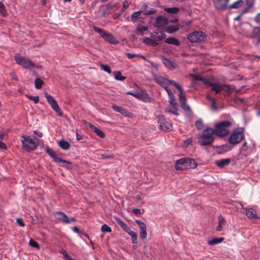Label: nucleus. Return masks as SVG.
<instances>
[{"mask_svg":"<svg viewBox=\"0 0 260 260\" xmlns=\"http://www.w3.org/2000/svg\"><path fill=\"white\" fill-rule=\"evenodd\" d=\"M54 215L58 220L63 223H70L76 221L75 217L69 218L66 214L62 212H56Z\"/></svg>","mask_w":260,"mask_h":260,"instance_id":"9b49d317","label":"nucleus"},{"mask_svg":"<svg viewBox=\"0 0 260 260\" xmlns=\"http://www.w3.org/2000/svg\"><path fill=\"white\" fill-rule=\"evenodd\" d=\"M231 162L230 158L219 159L215 161V164L220 168H223L228 166Z\"/></svg>","mask_w":260,"mask_h":260,"instance_id":"6ab92c4d","label":"nucleus"},{"mask_svg":"<svg viewBox=\"0 0 260 260\" xmlns=\"http://www.w3.org/2000/svg\"><path fill=\"white\" fill-rule=\"evenodd\" d=\"M0 148L3 149H7V148L6 145L2 141H0Z\"/></svg>","mask_w":260,"mask_h":260,"instance_id":"338daca9","label":"nucleus"},{"mask_svg":"<svg viewBox=\"0 0 260 260\" xmlns=\"http://www.w3.org/2000/svg\"><path fill=\"white\" fill-rule=\"evenodd\" d=\"M195 125L198 130H201L203 127V122L201 119H199L196 121Z\"/></svg>","mask_w":260,"mask_h":260,"instance_id":"49530a36","label":"nucleus"},{"mask_svg":"<svg viewBox=\"0 0 260 260\" xmlns=\"http://www.w3.org/2000/svg\"><path fill=\"white\" fill-rule=\"evenodd\" d=\"M115 79L119 81H123L125 79L126 77L123 76L120 71H115L113 73Z\"/></svg>","mask_w":260,"mask_h":260,"instance_id":"4c0bfd02","label":"nucleus"},{"mask_svg":"<svg viewBox=\"0 0 260 260\" xmlns=\"http://www.w3.org/2000/svg\"><path fill=\"white\" fill-rule=\"evenodd\" d=\"M142 11L143 14L145 15H152V14H154L155 13H156V10H154L153 9H151L149 10H142Z\"/></svg>","mask_w":260,"mask_h":260,"instance_id":"8fccbe9b","label":"nucleus"},{"mask_svg":"<svg viewBox=\"0 0 260 260\" xmlns=\"http://www.w3.org/2000/svg\"><path fill=\"white\" fill-rule=\"evenodd\" d=\"M129 7L128 3L127 1H124L123 4V7L121 9V12H123L125 11Z\"/></svg>","mask_w":260,"mask_h":260,"instance_id":"5fc2aeb1","label":"nucleus"},{"mask_svg":"<svg viewBox=\"0 0 260 260\" xmlns=\"http://www.w3.org/2000/svg\"><path fill=\"white\" fill-rule=\"evenodd\" d=\"M259 34L260 28L257 26H255L253 28L250 35L248 37L251 39H255L257 43H260V41H258V40H259V39L260 38Z\"/></svg>","mask_w":260,"mask_h":260,"instance_id":"dca6fc26","label":"nucleus"},{"mask_svg":"<svg viewBox=\"0 0 260 260\" xmlns=\"http://www.w3.org/2000/svg\"><path fill=\"white\" fill-rule=\"evenodd\" d=\"M27 96L28 97V98L29 99L33 100L35 104H37L39 102V96H34L32 95H28Z\"/></svg>","mask_w":260,"mask_h":260,"instance_id":"864d4df0","label":"nucleus"},{"mask_svg":"<svg viewBox=\"0 0 260 260\" xmlns=\"http://www.w3.org/2000/svg\"><path fill=\"white\" fill-rule=\"evenodd\" d=\"M46 152L48 154V155L52 158L54 162L57 163V164H60V163H65V164H68L70 165H72V162L63 159L60 157H58L57 156L56 153L54 151H53L52 149L49 148V147H47L46 149Z\"/></svg>","mask_w":260,"mask_h":260,"instance_id":"1a4fd4ad","label":"nucleus"},{"mask_svg":"<svg viewBox=\"0 0 260 260\" xmlns=\"http://www.w3.org/2000/svg\"><path fill=\"white\" fill-rule=\"evenodd\" d=\"M200 81L203 82V83L205 85H208V86H209L212 85V84L213 83V82H211V81L208 80L207 78H204V77H202V80Z\"/></svg>","mask_w":260,"mask_h":260,"instance_id":"603ef678","label":"nucleus"},{"mask_svg":"<svg viewBox=\"0 0 260 260\" xmlns=\"http://www.w3.org/2000/svg\"><path fill=\"white\" fill-rule=\"evenodd\" d=\"M154 33L156 35H157L159 33L160 34V35L157 36L155 37H154V40H155L156 41H161L166 38V35L165 34V32L163 31L160 30L159 31H157V32L155 31V32H154Z\"/></svg>","mask_w":260,"mask_h":260,"instance_id":"e433bc0d","label":"nucleus"},{"mask_svg":"<svg viewBox=\"0 0 260 260\" xmlns=\"http://www.w3.org/2000/svg\"><path fill=\"white\" fill-rule=\"evenodd\" d=\"M29 245L33 247V248H35L37 249H39L40 248V246L39 245V244L36 242L35 241V240H32V239H30L29 241Z\"/></svg>","mask_w":260,"mask_h":260,"instance_id":"de8ad7c7","label":"nucleus"},{"mask_svg":"<svg viewBox=\"0 0 260 260\" xmlns=\"http://www.w3.org/2000/svg\"><path fill=\"white\" fill-rule=\"evenodd\" d=\"M211 108L216 111L217 110V107L216 106V102L215 99H214L213 101H211Z\"/></svg>","mask_w":260,"mask_h":260,"instance_id":"13d9d810","label":"nucleus"},{"mask_svg":"<svg viewBox=\"0 0 260 260\" xmlns=\"http://www.w3.org/2000/svg\"><path fill=\"white\" fill-rule=\"evenodd\" d=\"M254 21L256 22H260V13H258L254 18Z\"/></svg>","mask_w":260,"mask_h":260,"instance_id":"774afa93","label":"nucleus"},{"mask_svg":"<svg viewBox=\"0 0 260 260\" xmlns=\"http://www.w3.org/2000/svg\"><path fill=\"white\" fill-rule=\"evenodd\" d=\"M43 84V81L39 78H36L35 80V85L37 89H40Z\"/></svg>","mask_w":260,"mask_h":260,"instance_id":"37998d69","label":"nucleus"},{"mask_svg":"<svg viewBox=\"0 0 260 260\" xmlns=\"http://www.w3.org/2000/svg\"><path fill=\"white\" fill-rule=\"evenodd\" d=\"M101 231L103 232H107V233H110L111 232V229L110 226H109L108 225L104 224L102 226L101 228Z\"/></svg>","mask_w":260,"mask_h":260,"instance_id":"3c124183","label":"nucleus"},{"mask_svg":"<svg viewBox=\"0 0 260 260\" xmlns=\"http://www.w3.org/2000/svg\"><path fill=\"white\" fill-rule=\"evenodd\" d=\"M191 76L196 81H201L202 77L198 75L191 74Z\"/></svg>","mask_w":260,"mask_h":260,"instance_id":"680f3d73","label":"nucleus"},{"mask_svg":"<svg viewBox=\"0 0 260 260\" xmlns=\"http://www.w3.org/2000/svg\"><path fill=\"white\" fill-rule=\"evenodd\" d=\"M112 108L115 111L120 113L121 114H122L123 115L126 116L127 115V113H128V112L125 109H124L121 107H119L118 106H116V105H113Z\"/></svg>","mask_w":260,"mask_h":260,"instance_id":"72a5a7b5","label":"nucleus"},{"mask_svg":"<svg viewBox=\"0 0 260 260\" xmlns=\"http://www.w3.org/2000/svg\"><path fill=\"white\" fill-rule=\"evenodd\" d=\"M232 125V123L228 120L219 122L214 125L213 132L215 135L219 137H223L229 133V128Z\"/></svg>","mask_w":260,"mask_h":260,"instance_id":"f03ea898","label":"nucleus"},{"mask_svg":"<svg viewBox=\"0 0 260 260\" xmlns=\"http://www.w3.org/2000/svg\"><path fill=\"white\" fill-rule=\"evenodd\" d=\"M0 13L4 17L6 16L7 15L5 7L2 2H0Z\"/></svg>","mask_w":260,"mask_h":260,"instance_id":"a18cd8bd","label":"nucleus"},{"mask_svg":"<svg viewBox=\"0 0 260 260\" xmlns=\"http://www.w3.org/2000/svg\"><path fill=\"white\" fill-rule=\"evenodd\" d=\"M210 87H211L212 90L215 91L216 94H217L220 92L222 90L224 91V87H228V85H221L219 83H213Z\"/></svg>","mask_w":260,"mask_h":260,"instance_id":"f3484780","label":"nucleus"},{"mask_svg":"<svg viewBox=\"0 0 260 260\" xmlns=\"http://www.w3.org/2000/svg\"><path fill=\"white\" fill-rule=\"evenodd\" d=\"M44 94L48 102L51 105V108L58 114L59 116H61L62 115V112L59 107L56 101L52 97V95L49 94L47 92H45Z\"/></svg>","mask_w":260,"mask_h":260,"instance_id":"0eeeda50","label":"nucleus"},{"mask_svg":"<svg viewBox=\"0 0 260 260\" xmlns=\"http://www.w3.org/2000/svg\"><path fill=\"white\" fill-rule=\"evenodd\" d=\"M16 223L20 226L24 227L25 226V224L23 222L22 218H18L16 219Z\"/></svg>","mask_w":260,"mask_h":260,"instance_id":"6e6d98bb","label":"nucleus"},{"mask_svg":"<svg viewBox=\"0 0 260 260\" xmlns=\"http://www.w3.org/2000/svg\"><path fill=\"white\" fill-rule=\"evenodd\" d=\"M33 133L35 135H37L39 137H42L43 136V133L42 132H39L37 130H35L33 131Z\"/></svg>","mask_w":260,"mask_h":260,"instance_id":"69168bd1","label":"nucleus"},{"mask_svg":"<svg viewBox=\"0 0 260 260\" xmlns=\"http://www.w3.org/2000/svg\"><path fill=\"white\" fill-rule=\"evenodd\" d=\"M207 36L202 31H194L187 35V39L192 43H201L205 41Z\"/></svg>","mask_w":260,"mask_h":260,"instance_id":"423d86ee","label":"nucleus"},{"mask_svg":"<svg viewBox=\"0 0 260 260\" xmlns=\"http://www.w3.org/2000/svg\"><path fill=\"white\" fill-rule=\"evenodd\" d=\"M187 169H194L197 167V163L194 159L187 157Z\"/></svg>","mask_w":260,"mask_h":260,"instance_id":"c756f323","label":"nucleus"},{"mask_svg":"<svg viewBox=\"0 0 260 260\" xmlns=\"http://www.w3.org/2000/svg\"><path fill=\"white\" fill-rule=\"evenodd\" d=\"M165 42L169 44L174 45L177 46H179L180 45V42L175 38L174 37H170L166 39L165 40Z\"/></svg>","mask_w":260,"mask_h":260,"instance_id":"b1692460","label":"nucleus"},{"mask_svg":"<svg viewBox=\"0 0 260 260\" xmlns=\"http://www.w3.org/2000/svg\"><path fill=\"white\" fill-rule=\"evenodd\" d=\"M235 89V86L233 85H228V87H224L225 92L233 91Z\"/></svg>","mask_w":260,"mask_h":260,"instance_id":"4d7b16f0","label":"nucleus"},{"mask_svg":"<svg viewBox=\"0 0 260 260\" xmlns=\"http://www.w3.org/2000/svg\"><path fill=\"white\" fill-rule=\"evenodd\" d=\"M162 61L166 67L170 69H174L176 68L175 63L174 61L165 57L164 56H162Z\"/></svg>","mask_w":260,"mask_h":260,"instance_id":"aec40b11","label":"nucleus"},{"mask_svg":"<svg viewBox=\"0 0 260 260\" xmlns=\"http://www.w3.org/2000/svg\"><path fill=\"white\" fill-rule=\"evenodd\" d=\"M244 4V2L242 0H239L235 3H234L232 5H230L229 7V9H238L241 7Z\"/></svg>","mask_w":260,"mask_h":260,"instance_id":"7c9ffc66","label":"nucleus"},{"mask_svg":"<svg viewBox=\"0 0 260 260\" xmlns=\"http://www.w3.org/2000/svg\"><path fill=\"white\" fill-rule=\"evenodd\" d=\"M244 131L245 129L243 127H238L234 129L230 136L229 142L233 145L241 142L245 138Z\"/></svg>","mask_w":260,"mask_h":260,"instance_id":"20e7f679","label":"nucleus"},{"mask_svg":"<svg viewBox=\"0 0 260 260\" xmlns=\"http://www.w3.org/2000/svg\"><path fill=\"white\" fill-rule=\"evenodd\" d=\"M58 146L63 150H68L71 147L70 144L63 139L58 142Z\"/></svg>","mask_w":260,"mask_h":260,"instance_id":"393cba45","label":"nucleus"},{"mask_svg":"<svg viewBox=\"0 0 260 260\" xmlns=\"http://www.w3.org/2000/svg\"><path fill=\"white\" fill-rule=\"evenodd\" d=\"M171 84L173 85L176 89H177L180 93L179 94V100L181 103L183 102H186V99L185 96V93L182 88L180 86V85L177 83L176 81H171Z\"/></svg>","mask_w":260,"mask_h":260,"instance_id":"2eb2a0df","label":"nucleus"},{"mask_svg":"<svg viewBox=\"0 0 260 260\" xmlns=\"http://www.w3.org/2000/svg\"><path fill=\"white\" fill-rule=\"evenodd\" d=\"M164 10L168 13L176 14L179 12V9L177 7H173L165 8Z\"/></svg>","mask_w":260,"mask_h":260,"instance_id":"a19ab883","label":"nucleus"},{"mask_svg":"<svg viewBox=\"0 0 260 260\" xmlns=\"http://www.w3.org/2000/svg\"><path fill=\"white\" fill-rule=\"evenodd\" d=\"M100 67L101 69L103 70L104 71L107 72L109 74H111V70L109 66L101 63Z\"/></svg>","mask_w":260,"mask_h":260,"instance_id":"09e8293b","label":"nucleus"},{"mask_svg":"<svg viewBox=\"0 0 260 260\" xmlns=\"http://www.w3.org/2000/svg\"><path fill=\"white\" fill-rule=\"evenodd\" d=\"M230 0H217V8L222 10H225L228 7V4Z\"/></svg>","mask_w":260,"mask_h":260,"instance_id":"a878e982","label":"nucleus"},{"mask_svg":"<svg viewBox=\"0 0 260 260\" xmlns=\"http://www.w3.org/2000/svg\"><path fill=\"white\" fill-rule=\"evenodd\" d=\"M187 157L181 158L176 161L175 169L177 170H183L187 169Z\"/></svg>","mask_w":260,"mask_h":260,"instance_id":"4468645a","label":"nucleus"},{"mask_svg":"<svg viewBox=\"0 0 260 260\" xmlns=\"http://www.w3.org/2000/svg\"><path fill=\"white\" fill-rule=\"evenodd\" d=\"M168 86H166L164 87L163 88L167 91L169 96H173V93L171 90L169 89Z\"/></svg>","mask_w":260,"mask_h":260,"instance_id":"052dcab7","label":"nucleus"},{"mask_svg":"<svg viewBox=\"0 0 260 260\" xmlns=\"http://www.w3.org/2000/svg\"><path fill=\"white\" fill-rule=\"evenodd\" d=\"M181 107L185 111L191 113V108L188 105H187L186 102H183V103H181Z\"/></svg>","mask_w":260,"mask_h":260,"instance_id":"c03bdc74","label":"nucleus"},{"mask_svg":"<svg viewBox=\"0 0 260 260\" xmlns=\"http://www.w3.org/2000/svg\"><path fill=\"white\" fill-rule=\"evenodd\" d=\"M92 29L94 31L99 33L101 37L108 42L112 44H116L118 43L117 39L111 34L109 33L105 30L95 26H93Z\"/></svg>","mask_w":260,"mask_h":260,"instance_id":"39448f33","label":"nucleus"},{"mask_svg":"<svg viewBox=\"0 0 260 260\" xmlns=\"http://www.w3.org/2000/svg\"><path fill=\"white\" fill-rule=\"evenodd\" d=\"M142 11H138L134 12L131 16V20L133 22H136L137 20L138 17L142 14Z\"/></svg>","mask_w":260,"mask_h":260,"instance_id":"79ce46f5","label":"nucleus"},{"mask_svg":"<svg viewBox=\"0 0 260 260\" xmlns=\"http://www.w3.org/2000/svg\"><path fill=\"white\" fill-rule=\"evenodd\" d=\"M213 128L207 127L202 132V134L198 137V142L201 146H207L212 144L215 138Z\"/></svg>","mask_w":260,"mask_h":260,"instance_id":"f257e3e1","label":"nucleus"},{"mask_svg":"<svg viewBox=\"0 0 260 260\" xmlns=\"http://www.w3.org/2000/svg\"><path fill=\"white\" fill-rule=\"evenodd\" d=\"M15 60L17 63L21 66L24 68L28 69L34 66L31 61L27 60L25 58L22 56L16 55L15 56Z\"/></svg>","mask_w":260,"mask_h":260,"instance_id":"9d476101","label":"nucleus"},{"mask_svg":"<svg viewBox=\"0 0 260 260\" xmlns=\"http://www.w3.org/2000/svg\"><path fill=\"white\" fill-rule=\"evenodd\" d=\"M225 223V220L221 215L218 217V225L216 227L217 231H221L222 230V226Z\"/></svg>","mask_w":260,"mask_h":260,"instance_id":"473e14b6","label":"nucleus"},{"mask_svg":"<svg viewBox=\"0 0 260 260\" xmlns=\"http://www.w3.org/2000/svg\"><path fill=\"white\" fill-rule=\"evenodd\" d=\"M112 7L111 6V4L109 3L107 5L106 8L103 11L101 16L103 17H107L110 13V10H112Z\"/></svg>","mask_w":260,"mask_h":260,"instance_id":"c9c22d12","label":"nucleus"},{"mask_svg":"<svg viewBox=\"0 0 260 260\" xmlns=\"http://www.w3.org/2000/svg\"><path fill=\"white\" fill-rule=\"evenodd\" d=\"M245 1L247 5L250 8L253 6L254 2V0H245Z\"/></svg>","mask_w":260,"mask_h":260,"instance_id":"bf43d9fd","label":"nucleus"},{"mask_svg":"<svg viewBox=\"0 0 260 260\" xmlns=\"http://www.w3.org/2000/svg\"><path fill=\"white\" fill-rule=\"evenodd\" d=\"M245 214L249 218L257 219L259 218L257 215L256 211L252 208L246 209Z\"/></svg>","mask_w":260,"mask_h":260,"instance_id":"412c9836","label":"nucleus"},{"mask_svg":"<svg viewBox=\"0 0 260 260\" xmlns=\"http://www.w3.org/2000/svg\"><path fill=\"white\" fill-rule=\"evenodd\" d=\"M159 129L164 132H169L172 129V125L164 116H159L157 120Z\"/></svg>","mask_w":260,"mask_h":260,"instance_id":"6e6552de","label":"nucleus"},{"mask_svg":"<svg viewBox=\"0 0 260 260\" xmlns=\"http://www.w3.org/2000/svg\"><path fill=\"white\" fill-rule=\"evenodd\" d=\"M155 80L156 82L162 87L168 86L169 84H171V81H174V80H169L160 76L157 77L155 79Z\"/></svg>","mask_w":260,"mask_h":260,"instance_id":"a211bd4d","label":"nucleus"},{"mask_svg":"<svg viewBox=\"0 0 260 260\" xmlns=\"http://www.w3.org/2000/svg\"><path fill=\"white\" fill-rule=\"evenodd\" d=\"M138 96L139 100L145 102H150L151 100V98L147 93H139Z\"/></svg>","mask_w":260,"mask_h":260,"instance_id":"c85d7f7f","label":"nucleus"},{"mask_svg":"<svg viewBox=\"0 0 260 260\" xmlns=\"http://www.w3.org/2000/svg\"><path fill=\"white\" fill-rule=\"evenodd\" d=\"M179 29V25H170L166 27L165 31L169 34H173Z\"/></svg>","mask_w":260,"mask_h":260,"instance_id":"bb28decb","label":"nucleus"},{"mask_svg":"<svg viewBox=\"0 0 260 260\" xmlns=\"http://www.w3.org/2000/svg\"><path fill=\"white\" fill-rule=\"evenodd\" d=\"M170 101L169 103L173 107V108L175 109V110H177V103L176 101V99L174 95H173V96H169Z\"/></svg>","mask_w":260,"mask_h":260,"instance_id":"ea45409f","label":"nucleus"},{"mask_svg":"<svg viewBox=\"0 0 260 260\" xmlns=\"http://www.w3.org/2000/svg\"><path fill=\"white\" fill-rule=\"evenodd\" d=\"M148 28L147 26L140 25L137 27L136 30L137 34H139L141 36H144V31L148 30Z\"/></svg>","mask_w":260,"mask_h":260,"instance_id":"58836bf2","label":"nucleus"},{"mask_svg":"<svg viewBox=\"0 0 260 260\" xmlns=\"http://www.w3.org/2000/svg\"><path fill=\"white\" fill-rule=\"evenodd\" d=\"M126 55L129 59H132L137 56V54H132L131 53H126Z\"/></svg>","mask_w":260,"mask_h":260,"instance_id":"0e129e2a","label":"nucleus"},{"mask_svg":"<svg viewBox=\"0 0 260 260\" xmlns=\"http://www.w3.org/2000/svg\"><path fill=\"white\" fill-rule=\"evenodd\" d=\"M135 222L139 225L141 238L142 240L146 239L147 237L146 224L140 220H136Z\"/></svg>","mask_w":260,"mask_h":260,"instance_id":"ddd939ff","label":"nucleus"},{"mask_svg":"<svg viewBox=\"0 0 260 260\" xmlns=\"http://www.w3.org/2000/svg\"><path fill=\"white\" fill-rule=\"evenodd\" d=\"M127 94H130V95H133L134 96L137 98V99L138 98V95H139V93L138 92H132V91H129V92H127L126 93Z\"/></svg>","mask_w":260,"mask_h":260,"instance_id":"e2e57ef3","label":"nucleus"},{"mask_svg":"<svg viewBox=\"0 0 260 260\" xmlns=\"http://www.w3.org/2000/svg\"><path fill=\"white\" fill-rule=\"evenodd\" d=\"M169 23V20L166 17L159 15L155 18V23L153 26L158 28H163Z\"/></svg>","mask_w":260,"mask_h":260,"instance_id":"f8f14e48","label":"nucleus"},{"mask_svg":"<svg viewBox=\"0 0 260 260\" xmlns=\"http://www.w3.org/2000/svg\"><path fill=\"white\" fill-rule=\"evenodd\" d=\"M114 219H115L118 225L125 232H127L130 229L128 225L124 221H123L120 218L114 217Z\"/></svg>","mask_w":260,"mask_h":260,"instance_id":"5701e85b","label":"nucleus"},{"mask_svg":"<svg viewBox=\"0 0 260 260\" xmlns=\"http://www.w3.org/2000/svg\"><path fill=\"white\" fill-rule=\"evenodd\" d=\"M21 137L23 138L21 140L23 148L28 152L34 151L39 145V139L34 137L32 139L29 136L22 135Z\"/></svg>","mask_w":260,"mask_h":260,"instance_id":"7ed1b4c3","label":"nucleus"},{"mask_svg":"<svg viewBox=\"0 0 260 260\" xmlns=\"http://www.w3.org/2000/svg\"><path fill=\"white\" fill-rule=\"evenodd\" d=\"M155 41V40H152L149 38H145L143 40V42L153 47H156L158 45V43Z\"/></svg>","mask_w":260,"mask_h":260,"instance_id":"cd10ccee","label":"nucleus"},{"mask_svg":"<svg viewBox=\"0 0 260 260\" xmlns=\"http://www.w3.org/2000/svg\"><path fill=\"white\" fill-rule=\"evenodd\" d=\"M126 233L131 236L133 243L137 244L138 243L137 233L130 229Z\"/></svg>","mask_w":260,"mask_h":260,"instance_id":"2f4dec72","label":"nucleus"},{"mask_svg":"<svg viewBox=\"0 0 260 260\" xmlns=\"http://www.w3.org/2000/svg\"><path fill=\"white\" fill-rule=\"evenodd\" d=\"M88 126L91 128V129L96 133V134L100 138H103L105 137V135L104 133L100 129H99L98 127H96L94 125L88 123Z\"/></svg>","mask_w":260,"mask_h":260,"instance_id":"4be33fe9","label":"nucleus"},{"mask_svg":"<svg viewBox=\"0 0 260 260\" xmlns=\"http://www.w3.org/2000/svg\"><path fill=\"white\" fill-rule=\"evenodd\" d=\"M223 240H224L223 238H215L213 239L212 240H209L208 241V244L209 245H214L219 243L222 242L223 241Z\"/></svg>","mask_w":260,"mask_h":260,"instance_id":"f704fd0d","label":"nucleus"}]
</instances>
